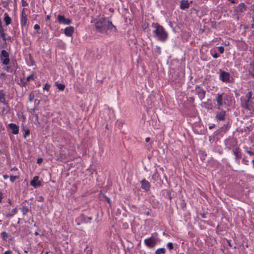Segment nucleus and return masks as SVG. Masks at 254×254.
Here are the masks:
<instances>
[{"instance_id":"40","label":"nucleus","mask_w":254,"mask_h":254,"mask_svg":"<svg viewBox=\"0 0 254 254\" xmlns=\"http://www.w3.org/2000/svg\"><path fill=\"white\" fill-rule=\"evenodd\" d=\"M248 162V161L247 160L245 159V158H243V162L244 163H245V164H247Z\"/></svg>"},{"instance_id":"11","label":"nucleus","mask_w":254,"mask_h":254,"mask_svg":"<svg viewBox=\"0 0 254 254\" xmlns=\"http://www.w3.org/2000/svg\"><path fill=\"white\" fill-rule=\"evenodd\" d=\"M201 106L208 110L212 109V103L211 99H208L206 102H203L201 103Z\"/></svg>"},{"instance_id":"2","label":"nucleus","mask_w":254,"mask_h":254,"mask_svg":"<svg viewBox=\"0 0 254 254\" xmlns=\"http://www.w3.org/2000/svg\"><path fill=\"white\" fill-rule=\"evenodd\" d=\"M153 37L162 42H165L168 39V33L165 29L158 23H153L151 25Z\"/></svg>"},{"instance_id":"13","label":"nucleus","mask_w":254,"mask_h":254,"mask_svg":"<svg viewBox=\"0 0 254 254\" xmlns=\"http://www.w3.org/2000/svg\"><path fill=\"white\" fill-rule=\"evenodd\" d=\"M8 127L12 130V132L14 134H17L19 132V127L15 124H9Z\"/></svg>"},{"instance_id":"25","label":"nucleus","mask_w":254,"mask_h":254,"mask_svg":"<svg viewBox=\"0 0 254 254\" xmlns=\"http://www.w3.org/2000/svg\"><path fill=\"white\" fill-rule=\"evenodd\" d=\"M0 236L3 240H6L8 238L7 233L5 232H2L1 233Z\"/></svg>"},{"instance_id":"49","label":"nucleus","mask_w":254,"mask_h":254,"mask_svg":"<svg viewBox=\"0 0 254 254\" xmlns=\"http://www.w3.org/2000/svg\"><path fill=\"white\" fill-rule=\"evenodd\" d=\"M213 127H214V125L211 126H210L209 128L210 129H212V128H213Z\"/></svg>"},{"instance_id":"41","label":"nucleus","mask_w":254,"mask_h":254,"mask_svg":"<svg viewBox=\"0 0 254 254\" xmlns=\"http://www.w3.org/2000/svg\"><path fill=\"white\" fill-rule=\"evenodd\" d=\"M4 76H5V73H1L0 74V78H2Z\"/></svg>"},{"instance_id":"3","label":"nucleus","mask_w":254,"mask_h":254,"mask_svg":"<svg viewBox=\"0 0 254 254\" xmlns=\"http://www.w3.org/2000/svg\"><path fill=\"white\" fill-rule=\"evenodd\" d=\"M10 53L5 50H2L0 54V60L2 64L6 65L10 63Z\"/></svg>"},{"instance_id":"24","label":"nucleus","mask_w":254,"mask_h":254,"mask_svg":"<svg viewBox=\"0 0 254 254\" xmlns=\"http://www.w3.org/2000/svg\"><path fill=\"white\" fill-rule=\"evenodd\" d=\"M28 211H29V209H28V207H27L26 206H23L21 208V211L23 215H25L26 213H27Z\"/></svg>"},{"instance_id":"8","label":"nucleus","mask_w":254,"mask_h":254,"mask_svg":"<svg viewBox=\"0 0 254 254\" xmlns=\"http://www.w3.org/2000/svg\"><path fill=\"white\" fill-rule=\"evenodd\" d=\"M27 15L24 12V8L23 9L20 15V24L21 26H25L27 24Z\"/></svg>"},{"instance_id":"45","label":"nucleus","mask_w":254,"mask_h":254,"mask_svg":"<svg viewBox=\"0 0 254 254\" xmlns=\"http://www.w3.org/2000/svg\"><path fill=\"white\" fill-rule=\"evenodd\" d=\"M1 35H2V36H2V37L3 38V39L4 40H5V38L4 34L3 33V32H2V33H1Z\"/></svg>"},{"instance_id":"18","label":"nucleus","mask_w":254,"mask_h":254,"mask_svg":"<svg viewBox=\"0 0 254 254\" xmlns=\"http://www.w3.org/2000/svg\"><path fill=\"white\" fill-rule=\"evenodd\" d=\"M3 20L6 26L9 25L11 22V19L7 13H4Z\"/></svg>"},{"instance_id":"35","label":"nucleus","mask_w":254,"mask_h":254,"mask_svg":"<svg viewBox=\"0 0 254 254\" xmlns=\"http://www.w3.org/2000/svg\"><path fill=\"white\" fill-rule=\"evenodd\" d=\"M34 28L35 30H39V29H40V26L38 24H35L34 25Z\"/></svg>"},{"instance_id":"6","label":"nucleus","mask_w":254,"mask_h":254,"mask_svg":"<svg viewBox=\"0 0 254 254\" xmlns=\"http://www.w3.org/2000/svg\"><path fill=\"white\" fill-rule=\"evenodd\" d=\"M252 96V92L251 91L248 92L247 94L246 95V98H247V100L245 101L244 107L245 108L249 110H252L254 111V107H250V105L249 104L250 99L251 98Z\"/></svg>"},{"instance_id":"19","label":"nucleus","mask_w":254,"mask_h":254,"mask_svg":"<svg viewBox=\"0 0 254 254\" xmlns=\"http://www.w3.org/2000/svg\"><path fill=\"white\" fill-rule=\"evenodd\" d=\"M141 187L143 189H144L145 190H148L150 188V185L148 181H146L145 180H143L141 182Z\"/></svg>"},{"instance_id":"14","label":"nucleus","mask_w":254,"mask_h":254,"mask_svg":"<svg viewBox=\"0 0 254 254\" xmlns=\"http://www.w3.org/2000/svg\"><path fill=\"white\" fill-rule=\"evenodd\" d=\"M74 32V28L72 26L66 27L64 30V33L66 36L71 37Z\"/></svg>"},{"instance_id":"20","label":"nucleus","mask_w":254,"mask_h":254,"mask_svg":"<svg viewBox=\"0 0 254 254\" xmlns=\"http://www.w3.org/2000/svg\"><path fill=\"white\" fill-rule=\"evenodd\" d=\"M205 93V91L202 89H200L198 91V96L201 100L204 98Z\"/></svg>"},{"instance_id":"36","label":"nucleus","mask_w":254,"mask_h":254,"mask_svg":"<svg viewBox=\"0 0 254 254\" xmlns=\"http://www.w3.org/2000/svg\"><path fill=\"white\" fill-rule=\"evenodd\" d=\"M246 152H247L248 154H250V155H254V152H252V151H249V150H246Z\"/></svg>"},{"instance_id":"54","label":"nucleus","mask_w":254,"mask_h":254,"mask_svg":"<svg viewBox=\"0 0 254 254\" xmlns=\"http://www.w3.org/2000/svg\"><path fill=\"white\" fill-rule=\"evenodd\" d=\"M253 76L254 77V74L253 75Z\"/></svg>"},{"instance_id":"31","label":"nucleus","mask_w":254,"mask_h":254,"mask_svg":"<svg viewBox=\"0 0 254 254\" xmlns=\"http://www.w3.org/2000/svg\"><path fill=\"white\" fill-rule=\"evenodd\" d=\"M18 178L17 176H12L10 177V180L11 182H13L15 180L17 179Z\"/></svg>"},{"instance_id":"12","label":"nucleus","mask_w":254,"mask_h":254,"mask_svg":"<svg viewBox=\"0 0 254 254\" xmlns=\"http://www.w3.org/2000/svg\"><path fill=\"white\" fill-rule=\"evenodd\" d=\"M30 185L35 188L41 186V182L39 180L38 176H35L30 182Z\"/></svg>"},{"instance_id":"48","label":"nucleus","mask_w":254,"mask_h":254,"mask_svg":"<svg viewBox=\"0 0 254 254\" xmlns=\"http://www.w3.org/2000/svg\"><path fill=\"white\" fill-rule=\"evenodd\" d=\"M28 4L26 2H23V5H27Z\"/></svg>"},{"instance_id":"1","label":"nucleus","mask_w":254,"mask_h":254,"mask_svg":"<svg viewBox=\"0 0 254 254\" xmlns=\"http://www.w3.org/2000/svg\"><path fill=\"white\" fill-rule=\"evenodd\" d=\"M96 31L101 33H107V31L115 32L116 27L113 25L112 21L104 15H99L91 20Z\"/></svg>"},{"instance_id":"34","label":"nucleus","mask_w":254,"mask_h":254,"mask_svg":"<svg viewBox=\"0 0 254 254\" xmlns=\"http://www.w3.org/2000/svg\"><path fill=\"white\" fill-rule=\"evenodd\" d=\"M156 49H157V53L158 55L161 54V48L159 46H156Z\"/></svg>"},{"instance_id":"51","label":"nucleus","mask_w":254,"mask_h":254,"mask_svg":"<svg viewBox=\"0 0 254 254\" xmlns=\"http://www.w3.org/2000/svg\"><path fill=\"white\" fill-rule=\"evenodd\" d=\"M252 28H254V24H252Z\"/></svg>"},{"instance_id":"9","label":"nucleus","mask_w":254,"mask_h":254,"mask_svg":"<svg viewBox=\"0 0 254 254\" xmlns=\"http://www.w3.org/2000/svg\"><path fill=\"white\" fill-rule=\"evenodd\" d=\"M223 94H217V97L216 98V101L217 103V109L218 110H220L221 108V107L222 106L223 104Z\"/></svg>"},{"instance_id":"17","label":"nucleus","mask_w":254,"mask_h":254,"mask_svg":"<svg viewBox=\"0 0 254 254\" xmlns=\"http://www.w3.org/2000/svg\"><path fill=\"white\" fill-rule=\"evenodd\" d=\"M190 6V3L188 0H182L181 1L180 8L182 9H185Z\"/></svg>"},{"instance_id":"46","label":"nucleus","mask_w":254,"mask_h":254,"mask_svg":"<svg viewBox=\"0 0 254 254\" xmlns=\"http://www.w3.org/2000/svg\"><path fill=\"white\" fill-rule=\"evenodd\" d=\"M44 199L43 197H42V196L40 197V198H39V201H43Z\"/></svg>"},{"instance_id":"7","label":"nucleus","mask_w":254,"mask_h":254,"mask_svg":"<svg viewBox=\"0 0 254 254\" xmlns=\"http://www.w3.org/2000/svg\"><path fill=\"white\" fill-rule=\"evenodd\" d=\"M57 19L58 21L64 25H68L71 23V20L68 18H66L64 15H59Z\"/></svg>"},{"instance_id":"32","label":"nucleus","mask_w":254,"mask_h":254,"mask_svg":"<svg viewBox=\"0 0 254 254\" xmlns=\"http://www.w3.org/2000/svg\"><path fill=\"white\" fill-rule=\"evenodd\" d=\"M218 51L221 54H223L224 52V48L222 46L218 47Z\"/></svg>"},{"instance_id":"5","label":"nucleus","mask_w":254,"mask_h":254,"mask_svg":"<svg viewBox=\"0 0 254 254\" xmlns=\"http://www.w3.org/2000/svg\"><path fill=\"white\" fill-rule=\"evenodd\" d=\"M145 245L149 248H153L156 244V240L153 237H150L144 240Z\"/></svg>"},{"instance_id":"55","label":"nucleus","mask_w":254,"mask_h":254,"mask_svg":"<svg viewBox=\"0 0 254 254\" xmlns=\"http://www.w3.org/2000/svg\"><path fill=\"white\" fill-rule=\"evenodd\" d=\"M253 21H254V19H253Z\"/></svg>"},{"instance_id":"44","label":"nucleus","mask_w":254,"mask_h":254,"mask_svg":"<svg viewBox=\"0 0 254 254\" xmlns=\"http://www.w3.org/2000/svg\"><path fill=\"white\" fill-rule=\"evenodd\" d=\"M149 140H150V138H149V137H146V138H145V141H146V142H149Z\"/></svg>"},{"instance_id":"15","label":"nucleus","mask_w":254,"mask_h":254,"mask_svg":"<svg viewBox=\"0 0 254 254\" xmlns=\"http://www.w3.org/2000/svg\"><path fill=\"white\" fill-rule=\"evenodd\" d=\"M226 112L221 110L220 112L217 113L216 115V119L218 121H224L225 119Z\"/></svg>"},{"instance_id":"29","label":"nucleus","mask_w":254,"mask_h":254,"mask_svg":"<svg viewBox=\"0 0 254 254\" xmlns=\"http://www.w3.org/2000/svg\"><path fill=\"white\" fill-rule=\"evenodd\" d=\"M34 76L33 74H31L30 75L28 76L26 78V80L28 82L30 81L31 80H34Z\"/></svg>"},{"instance_id":"30","label":"nucleus","mask_w":254,"mask_h":254,"mask_svg":"<svg viewBox=\"0 0 254 254\" xmlns=\"http://www.w3.org/2000/svg\"><path fill=\"white\" fill-rule=\"evenodd\" d=\"M167 248L170 250H172L173 249V244L171 242H169L167 245Z\"/></svg>"},{"instance_id":"42","label":"nucleus","mask_w":254,"mask_h":254,"mask_svg":"<svg viewBox=\"0 0 254 254\" xmlns=\"http://www.w3.org/2000/svg\"><path fill=\"white\" fill-rule=\"evenodd\" d=\"M10 67L9 66H6L5 70L8 72L9 71Z\"/></svg>"},{"instance_id":"33","label":"nucleus","mask_w":254,"mask_h":254,"mask_svg":"<svg viewBox=\"0 0 254 254\" xmlns=\"http://www.w3.org/2000/svg\"><path fill=\"white\" fill-rule=\"evenodd\" d=\"M17 212V210L16 208H13L11 210V213L10 214V216H13L14 214H16Z\"/></svg>"},{"instance_id":"23","label":"nucleus","mask_w":254,"mask_h":254,"mask_svg":"<svg viewBox=\"0 0 254 254\" xmlns=\"http://www.w3.org/2000/svg\"><path fill=\"white\" fill-rule=\"evenodd\" d=\"M57 88L61 91L64 90L65 85L64 84L56 83Z\"/></svg>"},{"instance_id":"47","label":"nucleus","mask_w":254,"mask_h":254,"mask_svg":"<svg viewBox=\"0 0 254 254\" xmlns=\"http://www.w3.org/2000/svg\"><path fill=\"white\" fill-rule=\"evenodd\" d=\"M50 18V16L49 15H47V17H46V20H49Z\"/></svg>"},{"instance_id":"4","label":"nucleus","mask_w":254,"mask_h":254,"mask_svg":"<svg viewBox=\"0 0 254 254\" xmlns=\"http://www.w3.org/2000/svg\"><path fill=\"white\" fill-rule=\"evenodd\" d=\"M231 76L229 72L224 70L220 71L219 79L224 82L229 83L231 81Z\"/></svg>"},{"instance_id":"38","label":"nucleus","mask_w":254,"mask_h":254,"mask_svg":"<svg viewBox=\"0 0 254 254\" xmlns=\"http://www.w3.org/2000/svg\"><path fill=\"white\" fill-rule=\"evenodd\" d=\"M3 198V194L0 191V202H1V200Z\"/></svg>"},{"instance_id":"50","label":"nucleus","mask_w":254,"mask_h":254,"mask_svg":"<svg viewBox=\"0 0 254 254\" xmlns=\"http://www.w3.org/2000/svg\"><path fill=\"white\" fill-rule=\"evenodd\" d=\"M3 178L4 179H6L8 178V177L7 176H3Z\"/></svg>"},{"instance_id":"52","label":"nucleus","mask_w":254,"mask_h":254,"mask_svg":"<svg viewBox=\"0 0 254 254\" xmlns=\"http://www.w3.org/2000/svg\"><path fill=\"white\" fill-rule=\"evenodd\" d=\"M108 203H110V200L109 198L108 199Z\"/></svg>"},{"instance_id":"28","label":"nucleus","mask_w":254,"mask_h":254,"mask_svg":"<svg viewBox=\"0 0 254 254\" xmlns=\"http://www.w3.org/2000/svg\"><path fill=\"white\" fill-rule=\"evenodd\" d=\"M211 55L214 59H217L219 57V55L218 53L216 52L213 53L212 51H211Z\"/></svg>"},{"instance_id":"26","label":"nucleus","mask_w":254,"mask_h":254,"mask_svg":"<svg viewBox=\"0 0 254 254\" xmlns=\"http://www.w3.org/2000/svg\"><path fill=\"white\" fill-rule=\"evenodd\" d=\"M30 134V130L28 129L24 130V133L23 134V137L26 138Z\"/></svg>"},{"instance_id":"37","label":"nucleus","mask_w":254,"mask_h":254,"mask_svg":"<svg viewBox=\"0 0 254 254\" xmlns=\"http://www.w3.org/2000/svg\"><path fill=\"white\" fill-rule=\"evenodd\" d=\"M43 161V159L41 158H39L37 159V163L38 164H40Z\"/></svg>"},{"instance_id":"22","label":"nucleus","mask_w":254,"mask_h":254,"mask_svg":"<svg viewBox=\"0 0 254 254\" xmlns=\"http://www.w3.org/2000/svg\"><path fill=\"white\" fill-rule=\"evenodd\" d=\"M166 250L164 248H159L156 250L155 252V254H165Z\"/></svg>"},{"instance_id":"53","label":"nucleus","mask_w":254,"mask_h":254,"mask_svg":"<svg viewBox=\"0 0 254 254\" xmlns=\"http://www.w3.org/2000/svg\"><path fill=\"white\" fill-rule=\"evenodd\" d=\"M252 162H253V163H254V160H253Z\"/></svg>"},{"instance_id":"21","label":"nucleus","mask_w":254,"mask_h":254,"mask_svg":"<svg viewBox=\"0 0 254 254\" xmlns=\"http://www.w3.org/2000/svg\"><path fill=\"white\" fill-rule=\"evenodd\" d=\"M235 156V160L239 164V159L241 158V153L239 151L235 150L233 152Z\"/></svg>"},{"instance_id":"10","label":"nucleus","mask_w":254,"mask_h":254,"mask_svg":"<svg viewBox=\"0 0 254 254\" xmlns=\"http://www.w3.org/2000/svg\"><path fill=\"white\" fill-rule=\"evenodd\" d=\"M246 9L247 6L245 5L244 3L242 2L237 5L236 8V11L237 14H239V13L245 12L246 10Z\"/></svg>"},{"instance_id":"39","label":"nucleus","mask_w":254,"mask_h":254,"mask_svg":"<svg viewBox=\"0 0 254 254\" xmlns=\"http://www.w3.org/2000/svg\"><path fill=\"white\" fill-rule=\"evenodd\" d=\"M4 254H12V252L11 251H7L4 252Z\"/></svg>"},{"instance_id":"27","label":"nucleus","mask_w":254,"mask_h":254,"mask_svg":"<svg viewBox=\"0 0 254 254\" xmlns=\"http://www.w3.org/2000/svg\"><path fill=\"white\" fill-rule=\"evenodd\" d=\"M50 87H51V85L50 84H49L48 83H46L43 87V89L48 91L49 90Z\"/></svg>"},{"instance_id":"43","label":"nucleus","mask_w":254,"mask_h":254,"mask_svg":"<svg viewBox=\"0 0 254 254\" xmlns=\"http://www.w3.org/2000/svg\"><path fill=\"white\" fill-rule=\"evenodd\" d=\"M249 104H250L251 107H254V104L252 103L251 101H250Z\"/></svg>"},{"instance_id":"16","label":"nucleus","mask_w":254,"mask_h":254,"mask_svg":"<svg viewBox=\"0 0 254 254\" xmlns=\"http://www.w3.org/2000/svg\"><path fill=\"white\" fill-rule=\"evenodd\" d=\"M0 103L4 105L7 104L5 100V94L3 90H0Z\"/></svg>"}]
</instances>
